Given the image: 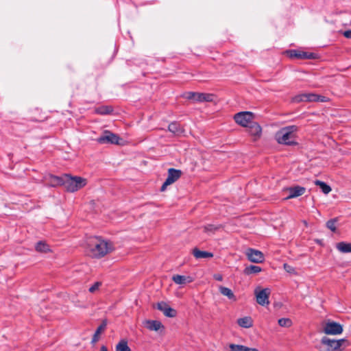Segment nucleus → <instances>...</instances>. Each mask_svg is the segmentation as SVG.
<instances>
[{"label": "nucleus", "instance_id": "obj_38", "mask_svg": "<svg viewBox=\"0 0 351 351\" xmlns=\"http://www.w3.org/2000/svg\"><path fill=\"white\" fill-rule=\"evenodd\" d=\"M316 96L317 98L316 99L313 100V101H321V102H325L327 101L326 97L322 95H317Z\"/></svg>", "mask_w": 351, "mask_h": 351}, {"label": "nucleus", "instance_id": "obj_5", "mask_svg": "<svg viewBox=\"0 0 351 351\" xmlns=\"http://www.w3.org/2000/svg\"><path fill=\"white\" fill-rule=\"evenodd\" d=\"M254 118V114L252 112L249 111L239 112L234 116L235 122L245 128L249 125V124L253 121Z\"/></svg>", "mask_w": 351, "mask_h": 351}, {"label": "nucleus", "instance_id": "obj_34", "mask_svg": "<svg viewBox=\"0 0 351 351\" xmlns=\"http://www.w3.org/2000/svg\"><path fill=\"white\" fill-rule=\"evenodd\" d=\"M221 228V225L215 226L213 224H208L204 226V231L206 232H215V231L218 230Z\"/></svg>", "mask_w": 351, "mask_h": 351}, {"label": "nucleus", "instance_id": "obj_37", "mask_svg": "<svg viewBox=\"0 0 351 351\" xmlns=\"http://www.w3.org/2000/svg\"><path fill=\"white\" fill-rule=\"evenodd\" d=\"M283 267L288 273H293L295 271V269L287 263H285Z\"/></svg>", "mask_w": 351, "mask_h": 351}, {"label": "nucleus", "instance_id": "obj_1", "mask_svg": "<svg viewBox=\"0 0 351 351\" xmlns=\"http://www.w3.org/2000/svg\"><path fill=\"white\" fill-rule=\"evenodd\" d=\"M112 250V243L101 237L93 238L88 243V254L93 258H102Z\"/></svg>", "mask_w": 351, "mask_h": 351}, {"label": "nucleus", "instance_id": "obj_36", "mask_svg": "<svg viewBox=\"0 0 351 351\" xmlns=\"http://www.w3.org/2000/svg\"><path fill=\"white\" fill-rule=\"evenodd\" d=\"M101 285V282H95L88 289L90 293H94Z\"/></svg>", "mask_w": 351, "mask_h": 351}, {"label": "nucleus", "instance_id": "obj_3", "mask_svg": "<svg viewBox=\"0 0 351 351\" xmlns=\"http://www.w3.org/2000/svg\"><path fill=\"white\" fill-rule=\"evenodd\" d=\"M348 345V341L345 339L335 340L324 337L318 346V349L319 351H341V346L346 347Z\"/></svg>", "mask_w": 351, "mask_h": 351}, {"label": "nucleus", "instance_id": "obj_31", "mask_svg": "<svg viewBox=\"0 0 351 351\" xmlns=\"http://www.w3.org/2000/svg\"><path fill=\"white\" fill-rule=\"evenodd\" d=\"M116 351H131L125 341H121L116 346Z\"/></svg>", "mask_w": 351, "mask_h": 351}, {"label": "nucleus", "instance_id": "obj_35", "mask_svg": "<svg viewBox=\"0 0 351 351\" xmlns=\"http://www.w3.org/2000/svg\"><path fill=\"white\" fill-rule=\"evenodd\" d=\"M196 94L197 93L195 92H187L185 93L184 97L187 99L195 101Z\"/></svg>", "mask_w": 351, "mask_h": 351}, {"label": "nucleus", "instance_id": "obj_6", "mask_svg": "<svg viewBox=\"0 0 351 351\" xmlns=\"http://www.w3.org/2000/svg\"><path fill=\"white\" fill-rule=\"evenodd\" d=\"M323 331L326 335H337L343 332V326L332 320H328L324 326Z\"/></svg>", "mask_w": 351, "mask_h": 351}, {"label": "nucleus", "instance_id": "obj_33", "mask_svg": "<svg viewBox=\"0 0 351 351\" xmlns=\"http://www.w3.org/2000/svg\"><path fill=\"white\" fill-rule=\"evenodd\" d=\"M230 351H246L247 346L231 343L229 345Z\"/></svg>", "mask_w": 351, "mask_h": 351}, {"label": "nucleus", "instance_id": "obj_28", "mask_svg": "<svg viewBox=\"0 0 351 351\" xmlns=\"http://www.w3.org/2000/svg\"><path fill=\"white\" fill-rule=\"evenodd\" d=\"M262 269L259 266L250 265L245 268L243 272L245 275H251L261 272Z\"/></svg>", "mask_w": 351, "mask_h": 351}, {"label": "nucleus", "instance_id": "obj_14", "mask_svg": "<svg viewBox=\"0 0 351 351\" xmlns=\"http://www.w3.org/2000/svg\"><path fill=\"white\" fill-rule=\"evenodd\" d=\"M286 191L289 192V195L285 199H288L302 195L305 193L306 189L303 186H295L287 188Z\"/></svg>", "mask_w": 351, "mask_h": 351}, {"label": "nucleus", "instance_id": "obj_21", "mask_svg": "<svg viewBox=\"0 0 351 351\" xmlns=\"http://www.w3.org/2000/svg\"><path fill=\"white\" fill-rule=\"evenodd\" d=\"M193 254L197 259L208 258L213 257V254L209 252L201 251L195 247L193 250Z\"/></svg>", "mask_w": 351, "mask_h": 351}, {"label": "nucleus", "instance_id": "obj_2", "mask_svg": "<svg viewBox=\"0 0 351 351\" xmlns=\"http://www.w3.org/2000/svg\"><path fill=\"white\" fill-rule=\"evenodd\" d=\"M298 127L296 125H289L281 128L276 134V138L278 143L287 145H297L295 141L296 132Z\"/></svg>", "mask_w": 351, "mask_h": 351}, {"label": "nucleus", "instance_id": "obj_20", "mask_svg": "<svg viewBox=\"0 0 351 351\" xmlns=\"http://www.w3.org/2000/svg\"><path fill=\"white\" fill-rule=\"evenodd\" d=\"M172 280L177 285H185L191 282L193 279L191 276L176 274L172 276Z\"/></svg>", "mask_w": 351, "mask_h": 351}, {"label": "nucleus", "instance_id": "obj_10", "mask_svg": "<svg viewBox=\"0 0 351 351\" xmlns=\"http://www.w3.org/2000/svg\"><path fill=\"white\" fill-rule=\"evenodd\" d=\"M120 140L121 138L118 135L106 130L103 135L98 138L97 141L101 144L110 143L119 145Z\"/></svg>", "mask_w": 351, "mask_h": 351}, {"label": "nucleus", "instance_id": "obj_24", "mask_svg": "<svg viewBox=\"0 0 351 351\" xmlns=\"http://www.w3.org/2000/svg\"><path fill=\"white\" fill-rule=\"evenodd\" d=\"M35 249L37 252L41 253H47L51 251L49 245L43 241H40L36 243Z\"/></svg>", "mask_w": 351, "mask_h": 351}, {"label": "nucleus", "instance_id": "obj_11", "mask_svg": "<svg viewBox=\"0 0 351 351\" xmlns=\"http://www.w3.org/2000/svg\"><path fill=\"white\" fill-rule=\"evenodd\" d=\"M245 255L247 259L252 263H261L265 261L264 254L258 250L248 248L246 250Z\"/></svg>", "mask_w": 351, "mask_h": 351}, {"label": "nucleus", "instance_id": "obj_12", "mask_svg": "<svg viewBox=\"0 0 351 351\" xmlns=\"http://www.w3.org/2000/svg\"><path fill=\"white\" fill-rule=\"evenodd\" d=\"M158 310L163 313V314L167 317H175L177 315V311L174 308H171L165 302H160L156 304Z\"/></svg>", "mask_w": 351, "mask_h": 351}, {"label": "nucleus", "instance_id": "obj_40", "mask_svg": "<svg viewBox=\"0 0 351 351\" xmlns=\"http://www.w3.org/2000/svg\"><path fill=\"white\" fill-rule=\"evenodd\" d=\"M214 278L217 281H222L223 277L221 274H217L214 275Z\"/></svg>", "mask_w": 351, "mask_h": 351}, {"label": "nucleus", "instance_id": "obj_26", "mask_svg": "<svg viewBox=\"0 0 351 351\" xmlns=\"http://www.w3.org/2000/svg\"><path fill=\"white\" fill-rule=\"evenodd\" d=\"M107 326V322L106 320H104L102 323L97 327V330H95L93 338H92V342H97L99 340V336L101 334L102 331H104Z\"/></svg>", "mask_w": 351, "mask_h": 351}, {"label": "nucleus", "instance_id": "obj_41", "mask_svg": "<svg viewBox=\"0 0 351 351\" xmlns=\"http://www.w3.org/2000/svg\"><path fill=\"white\" fill-rule=\"evenodd\" d=\"M246 351H259L258 349L256 348H247V350Z\"/></svg>", "mask_w": 351, "mask_h": 351}, {"label": "nucleus", "instance_id": "obj_30", "mask_svg": "<svg viewBox=\"0 0 351 351\" xmlns=\"http://www.w3.org/2000/svg\"><path fill=\"white\" fill-rule=\"evenodd\" d=\"M278 323L280 326L285 328H289L293 324V322L291 319L285 317L279 319Z\"/></svg>", "mask_w": 351, "mask_h": 351}, {"label": "nucleus", "instance_id": "obj_8", "mask_svg": "<svg viewBox=\"0 0 351 351\" xmlns=\"http://www.w3.org/2000/svg\"><path fill=\"white\" fill-rule=\"evenodd\" d=\"M254 293L256 298V302L261 306H266L269 304V297L271 290L269 288L263 289H256Z\"/></svg>", "mask_w": 351, "mask_h": 351}, {"label": "nucleus", "instance_id": "obj_19", "mask_svg": "<svg viewBox=\"0 0 351 351\" xmlns=\"http://www.w3.org/2000/svg\"><path fill=\"white\" fill-rule=\"evenodd\" d=\"M145 327L149 330L158 331L160 328H164V326L158 320H147Z\"/></svg>", "mask_w": 351, "mask_h": 351}, {"label": "nucleus", "instance_id": "obj_27", "mask_svg": "<svg viewBox=\"0 0 351 351\" xmlns=\"http://www.w3.org/2000/svg\"><path fill=\"white\" fill-rule=\"evenodd\" d=\"M337 249L342 253H351V243L339 242L336 245Z\"/></svg>", "mask_w": 351, "mask_h": 351}, {"label": "nucleus", "instance_id": "obj_32", "mask_svg": "<svg viewBox=\"0 0 351 351\" xmlns=\"http://www.w3.org/2000/svg\"><path fill=\"white\" fill-rule=\"evenodd\" d=\"M338 219L337 218H333V219H331L330 220H328L327 222H326V227L330 230L332 232H335L336 231V223L337 222Z\"/></svg>", "mask_w": 351, "mask_h": 351}, {"label": "nucleus", "instance_id": "obj_18", "mask_svg": "<svg viewBox=\"0 0 351 351\" xmlns=\"http://www.w3.org/2000/svg\"><path fill=\"white\" fill-rule=\"evenodd\" d=\"M168 130L176 136H180L184 132V130L182 126L176 121L169 123Z\"/></svg>", "mask_w": 351, "mask_h": 351}, {"label": "nucleus", "instance_id": "obj_17", "mask_svg": "<svg viewBox=\"0 0 351 351\" xmlns=\"http://www.w3.org/2000/svg\"><path fill=\"white\" fill-rule=\"evenodd\" d=\"M215 95L212 93H197L195 101L197 102H212L214 101Z\"/></svg>", "mask_w": 351, "mask_h": 351}, {"label": "nucleus", "instance_id": "obj_15", "mask_svg": "<svg viewBox=\"0 0 351 351\" xmlns=\"http://www.w3.org/2000/svg\"><path fill=\"white\" fill-rule=\"evenodd\" d=\"M316 94L314 93H302L295 95L292 98L293 103H300L303 101H313L316 99Z\"/></svg>", "mask_w": 351, "mask_h": 351}, {"label": "nucleus", "instance_id": "obj_23", "mask_svg": "<svg viewBox=\"0 0 351 351\" xmlns=\"http://www.w3.org/2000/svg\"><path fill=\"white\" fill-rule=\"evenodd\" d=\"M95 112L98 114L107 115L113 112V108L111 106H101L96 108Z\"/></svg>", "mask_w": 351, "mask_h": 351}, {"label": "nucleus", "instance_id": "obj_16", "mask_svg": "<svg viewBox=\"0 0 351 351\" xmlns=\"http://www.w3.org/2000/svg\"><path fill=\"white\" fill-rule=\"evenodd\" d=\"M247 128L249 134L254 136L255 139L261 136L262 128L258 123L252 121Z\"/></svg>", "mask_w": 351, "mask_h": 351}, {"label": "nucleus", "instance_id": "obj_22", "mask_svg": "<svg viewBox=\"0 0 351 351\" xmlns=\"http://www.w3.org/2000/svg\"><path fill=\"white\" fill-rule=\"evenodd\" d=\"M219 290L221 294L226 296L229 300L232 301H237V298L232 291L226 287L220 286Z\"/></svg>", "mask_w": 351, "mask_h": 351}, {"label": "nucleus", "instance_id": "obj_4", "mask_svg": "<svg viewBox=\"0 0 351 351\" xmlns=\"http://www.w3.org/2000/svg\"><path fill=\"white\" fill-rule=\"evenodd\" d=\"M87 182L85 178L80 176H72L70 174H64L63 186L66 191L73 193L86 186Z\"/></svg>", "mask_w": 351, "mask_h": 351}, {"label": "nucleus", "instance_id": "obj_29", "mask_svg": "<svg viewBox=\"0 0 351 351\" xmlns=\"http://www.w3.org/2000/svg\"><path fill=\"white\" fill-rule=\"evenodd\" d=\"M315 184L319 186L324 194H328L331 191V187L323 181L317 180L315 181Z\"/></svg>", "mask_w": 351, "mask_h": 351}, {"label": "nucleus", "instance_id": "obj_7", "mask_svg": "<svg viewBox=\"0 0 351 351\" xmlns=\"http://www.w3.org/2000/svg\"><path fill=\"white\" fill-rule=\"evenodd\" d=\"M181 175L182 171L180 170L170 168L168 170L167 178L162 185L160 191H165L167 189V186L177 181L180 178Z\"/></svg>", "mask_w": 351, "mask_h": 351}, {"label": "nucleus", "instance_id": "obj_39", "mask_svg": "<svg viewBox=\"0 0 351 351\" xmlns=\"http://www.w3.org/2000/svg\"><path fill=\"white\" fill-rule=\"evenodd\" d=\"M343 36L347 38H351V30H346L343 32Z\"/></svg>", "mask_w": 351, "mask_h": 351}, {"label": "nucleus", "instance_id": "obj_25", "mask_svg": "<svg viewBox=\"0 0 351 351\" xmlns=\"http://www.w3.org/2000/svg\"><path fill=\"white\" fill-rule=\"evenodd\" d=\"M238 324L243 328H249L252 326L253 322L250 317H244L237 320Z\"/></svg>", "mask_w": 351, "mask_h": 351}, {"label": "nucleus", "instance_id": "obj_42", "mask_svg": "<svg viewBox=\"0 0 351 351\" xmlns=\"http://www.w3.org/2000/svg\"><path fill=\"white\" fill-rule=\"evenodd\" d=\"M100 351H108V350L105 346H102L100 348Z\"/></svg>", "mask_w": 351, "mask_h": 351}, {"label": "nucleus", "instance_id": "obj_9", "mask_svg": "<svg viewBox=\"0 0 351 351\" xmlns=\"http://www.w3.org/2000/svg\"><path fill=\"white\" fill-rule=\"evenodd\" d=\"M287 53L291 58H297L300 60H313L317 58V54L311 52L302 51L295 49L287 51Z\"/></svg>", "mask_w": 351, "mask_h": 351}, {"label": "nucleus", "instance_id": "obj_13", "mask_svg": "<svg viewBox=\"0 0 351 351\" xmlns=\"http://www.w3.org/2000/svg\"><path fill=\"white\" fill-rule=\"evenodd\" d=\"M46 184L51 187H56L58 186H63L64 183V174L61 176L48 174L45 176Z\"/></svg>", "mask_w": 351, "mask_h": 351}]
</instances>
